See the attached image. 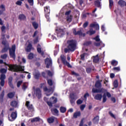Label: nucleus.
<instances>
[{"mask_svg": "<svg viewBox=\"0 0 126 126\" xmlns=\"http://www.w3.org/2000/svg\"><path fill=\"white\" fill-rule=\"evenodd\" d=\"M76 40L74 39L68 40L67 41V47L64 49V53H73L76 50Z\"/></svg>", "mask_w": 126, "mask_h": 126, "instance_id": "1", "label": "nucleus"}, {"mask_svg": "<svg viewBox=\"0 0 126 126\" xmlns=\"http://www.w3.org/2000/svg\"><path fill=\"white\" fill-rule=\"evenodd\" d=\"M9 50V55L10 58L13 59V60H15L16 58V55L15 54V51L16 50V46L15 45H13L12 46L11 48H9V45H5L4 46L3 48L1 50V53H6L7 51Z\"/></svg>", "mask_w": 126, "mask_h": 126, "instance_id": "2", "label": "nucleus"}, {"mask_svg": "<svg viewBox=\"0 0 126 126\" xmlns=\"http://www.w3.org/2000/svg\"><path fill=\"white\" fill-rule=\"evenodd\" d=\"M3 63L5 65H7V66H8V70H10V71H13L14 72L24 71V66H22L21 65H17L16 64H9L4 62H3Z\"/></svg>", "mask_w": 126, "mask_h": 126, "instance_id": "3", "label": "nucleus"}, {"mask_svg": "<svg viewBox=\"0 0 126 126\" xmlns=\"http://www.w3.org/2000/svg\"><path fill=\"white\" fill-rule=\"evenodd\" d=\"M32 90L34 91L35 96L38 99H41L42 97V92L39 88H35V87H32Z\"/></svg>", "mask_w": 126, "mask_h": 126, "instance_id": "4", "label": "nucleus"}, {"mask_svg": "<svg viewBox=\"0 0 126 126\" xmlns=\"http://www.w3.org/2000/svg\"><path fill=\"white\" fill-rule=\"evenodd\" d=\"M16 118H17V112L15 111L11 113L10 116H8V120L10 122H13L16 120Z\"/></svg>", "mask_w": 126, "mask_h": 126, "instance_id": "5", "label": "nucleus"}, {"mask_svg": "<svg viewBox=\"0 0 126 126\" xmlns=\"http://www.w3.org/2000/svg\"><path fill=\"white\" fill-rule=\"evenodd\" d=\"M47 122L49 124H53V123H55V122L56 125H58V124H59V121H58V118L54 116L48 118L47 119Z\"/></svg>", "mask_w": 126, "mask_h": 126, "instance_id": "6", "label": "nucleus"}, {"mask_svg": "<svg viewBox=\"0 0 126 126\" xmlns=\"http://www.w3.org/2000/svg\"><path fill=\"white\" fill-rule=\"evenodd\" d=\"M92 93H106L107 90L102 88L98 89L93 88L92 91Z\"/></svg>", "mask_w": 126, "mask_h": 126, "instance_id": "7", "label": "nucleus"}, {"mask_svg": "<svg viewBox=\"0 0 126 126\" xmlns=\"http://www.w3.org/2000/svg\"><path fill=\"white\" fill-rule=\"evenodd\" d=\"M45 63L46 64V68H50V66L52 65V59L47 58L44 60Z\"/></svg>", "mask_w": 126, "mask_h": 126, "instance_id": "8", "label": "nucleus"}, {"mask_svg": "<svg viewBox=\"0 0 126 126\" xmlns=\"http://www.w3.org/2000/svg\"><path fill=\"white\" fill-rule=\"evenodd\" d=\"M25 105L29 111H34V107H33V105L30 104V101H27Z\"/></svg>", "mask_w": 126, "mask_h": 126, "instance_id": "9", "label": "nucleus"}, {"mask_svg": "<svg viewBox=\"0 0 126 126\" xmlns=\"http://www.w3.org/2000/svg\"><path fill=\"white\" fill-rule=\"evenodd\" d=\"M72 30H73V33L75 36H76V35H79V36H82V35H83V33L82 32V31H81V30L77 32H76V29H73Z\"/></svg>", "mask_w": 126, "mask_h": 126, "instance_id": "10", "label": "nucleus"}, {"mask_svg": "<svg viewBox=\"0 0 126 126\" xmlns=\"http://www.w3.org/2000/svg\"><path fill=\"white\" fill-rule=\"evenodd\" d=\"M102 80H98L95 82L94 87L95 88H97V89H100L101 87H102Z\"/></svg>", "mask_w": 126, "mask_h": 126, "instance_id": "11", "label": "nucleus"}, {"mask_svg": "<svg viewBox=\"0 0 126 126\" xmlns=\"http://www.w3.org/2000/svg\"><path fill=\"white\" fill-rule=\"evenodd\" d=\"M64 35V31L63 29H59L58 32H57V36L58 37H60V38L63 37Z\"/></svg>", "mask_w": 126, "mask_h": 126, "instance_id": "12", "label": "nucleus"}, {"mask_svg": "<svg viewBox=\"0 0 126 126\" xmlns=\"http://www.w3.org/2000/svg\"><path fill=\"white\" fill-rule=\"evenodd\" d=\"M51 112L54 116H59V110H58V109L55 108H52L51 109Z\"/></svg>", "mask_w": 126, "mask_h": 126, "instance_id": "13", "label": "nucleus"}, {"mask_svg": "<svg viewBox=\"0 0 126 126\" xmlns=\"http://www.w3.org/2000/svg\"><path fill=\"white\" fill-rule=\"evenodd\" d=\"M99 121H100V119H99V116L98 115L96 116L93 119V123L94 125H98V124H99Z\"/></svg>", "mask_w": 126, "mask_h": 126, "instance_id": "14", "label": "nucleus"}, {"mask_svg": "<svg viewBox=\"0 0 126 126\" xmlns=\"http://www.w3.org/2000/svg\"><path fill=\"white\" fill-rule=\"evenodd\" d=\"M91 28H95V30H99V25L98 24L92 23L90 25Z\"/></svg>", "mask_w": 126, "mask_h": 126, "instance_id": "15", "label": "nucleus"}, {"mask_svg": "<svg viewBox=\"0 0 126 126\" xmlns=\"http://www.w3.org/2000/svg\"><path fill=\"white\" fill-rule=\"evenodd\" d=\"M102 97L103 95L102 94H97L94 96V99L95 100H99V101H101V100H102Z\"/></svg>", "mask_w": 126, "mask_h": 126, "instance_id": "16", "label": "nucleus"}, {"mask_svg": "<svg viewBox=\"0 0 126 126\" xmlns=\"http://www.w3.org/2000/svg\"><path fill=\"white\" fill-rule=\"evenodd\" d=\"M126 3V1L124 0H119L118 2V4L121 7H124V6H125Z\"/></svg>", "mask_w": 126, "mask_h": 126, "instance_id": "17", "label": "nucleus"}, {"mask_svg": "<svg viewBox=\"0 0 126 126\" xmlns=\"http://www.w3.org/2000/svg\"><path fill=\"white\" fill-rule=\"evenodd\" d=\"M7 96L9 98V99H12L14 96H15V92H10L9 93L7 94Z\"/></svg>", "mask_w": 126, "mask_h": 126, "instance_id": "18", "label": "nucleus"}, {"mask_svg": "<svg viewBox=\"0 0 126 126\" xmlns=\"http://www.w3.org/2000/svg\"><path fill=\"white\" fill-rule=\"evenodd\" d=\"M32 45L31 43H29L28 46L27 47V49H26V52L29 53L31 52V50H32Z\"/></svg>", "mask_w": 126, "mask_h": 126, "instance_id": "19", "label": "nucleus"}, {"mask_svg": "<svg viewBox=\"0 0 126 126\" xmlns=\"http://www.w3.org/2000/svg\"><path fill=\"white\" fill-rule=\"evenodd\" d=\"M99 61L98 55H96L94 57L93 62L94 63H99Z\"/></svg>", "mask_w": 126, "mask_h": 126, "instance_id": "20", "label": "nucleus"}, {"mask_svg": "<svg viewBox=\"0 0 126 126\" xmlns=\"http://www.w3.org/2000/svg\"><path fill=\"white\" fill-rule=\"evenodd\" d=\"M60 58L61 62L63 63V64H65V63L67 62L66 59L65 58V56H64V55H62L61 56Z\"/></svg>", "mask_w": 126, "mask_h": 126, "instance_id": "21", "label": "nucleus"}, {"mask_svg": "<svg viewBox=\"0 0 126 126\" xmlns=\"http://www.w3.org/2000/svg\"><path fill=\"white\" fill-rule=\"evenodd\" d=\"M96 33L95 31H94L93 29H90V30L87 32V34H89L90 36L92 35H94Z\"/></svg>", "mask_w": 126, "mask_h": 126, "instance_id": "22", "label": "nucleus"}, {"mask_svg": "<svg viewBox=\"0 0 126 126\" xmlns=\"http://www.w3.org/2000/svg\"><path fill=\"white\" fill-rule=\"evenodd\" d=\"M18 19L21 21L26 20V16L23 14H20Z\"/></svg>", "mask_w": 126, "mask_h": 126, "instance_id": "23", "label": "nucleus"}, {"mask_svg": "<svg viewBox=\"0 0 126 126\" xmlns=\"http://www.w3.org/2000/svg\"><path fill=\"white\" fill-rule=\"evenodd\" d=\"M81 116V113L80 111L76 112L73 114V117L74 119H77V117H80Z\"/></svg>", "mask_w": 126, "mask_h": 126, "instance_id": "24", "label": "nucleus"}, {"mask_svg": "<svg viewBox=\"0 0 126 126\" xmlns=\"http://www.w3.org/2000/svg\"><path fill=\"white\" fill-rule=\"evenodd\" d=\"M33 76L35 79L38 80V79H39V78H40V77L41 76V73H40V72H36L33 75Z\"/></svg>", "mask_w": 126, "mask_h": 126, "instance_id": "25", "label": "nucleus"}, {"mask_svg": "<svg viewBox=\"0 0 126 126\" xmlns=\"http://www.w3.org/2000/svg\"><path fill=\"white\" fill-rule=\"evenodd\" d=\"M4 97V91H2L0 95V102H3V98Z\"/></svg>", "mask_w": 126, "mask_h": 126, "instance_id": "26", "label": "nucleus"}, {"mask_svg": "<svg viewBox=\"0 0 126 126\" xmlns=\"http://www.w3.org/2000/svg\"><path fill=\"white\" fill-rule=\"evenodd\" d=\"M50 100L52 102V104H56V103L58 102V98H57V97H55L54 96H52L51 97Z\"/></svg>", "mask_w": 126, "mask_h": 126, "instance_id": "27", "label": "nucleus"}, {"mask_svg": "<svg viewBox=\"0 0 126 126\" xmlns=\"http://www.w3.org/2000/svg\"><path fill=\"white\" fill-rule=\"evenodd\" d=\"M60 111L61 113H62V114H64V113L66 112V108L63 106H61L60 108Z\"/></svg>", "mask_w": 126, "mask_h": 126, "instance_id": "28", "label": "nucleus"}, {"mask_svg": "<svg viewBox=\"0 0 126 126\" xmlns=\"http://www.w3.org/2000/svg\"><path fill=\"white\" fill-rule=\"evenodd\" d=\"M39 121H40V118L35 117L31 120V123H35V122H39Z\"/></svg>", "mask_w": 126, "mask_h": 126, "instance_id": "29", "label": "nucleus"}, {"mask_svg": "<svg viewBox=\"0 0 126 126\" xmlns=\"http://www.w3.org/2000/svg\"><path fill=\"white\" fill-rule=\"evenodd\" d=\"M10 105L12 107H17V101L15 100L12 101V102H11Z\"/></svg>", "mask_w": 126, "mask_h": 126, "instance_id": "30", "label": "nucleus"}, {"mask_svg": "<svg viewBox=\"0 0 126 126\" xmlns=\"http://www.w3.org/2000/svg\"><path fill=\"white\" fill-rule=\"evenodd\" d=\"M107 101V96L106 95V93H104L102 95V103H106Z\"/></svg>", "mask_w": 126, "mask_h": 126, "instance_id": "31", "label": "nucleus"}, {"mask_svg": "<svg viewBox=\"0 0 126 126\" xmlns=\"http://www.w3.org/2000/svg\"><path fill=\"white\" fill-rule=\"evenodd\" d=\"M44 12L45 13H50V6L44 7Z\"/></svg>", "mask_w": 126, "mask_h": 126, "instance_id": "32", "label": "nucleus"}, {"mask_svg": "<svg viewBox=\"0 0 126 126\" xmlns=\"http://www.w3.org/2000/svg\"><path fill=\"white\" fill-rule=\"evenodd\" d=\"M66 20L67 22H71L72 21V16L70 15V16H67Z\"/></svg>", "mask_w": 126, "mask_h": 126, "instance_id": "33", "label": "nucleus"}, {"mask_svg": "<svg viewBox=\"0 0 126 126\" xmlns=\"http://www.w3.org/2000/svg\"><path fill=\"white\" fill-rule=\"evenodd\" d=\"M28 58L29 60H33L34 59V54L32 53H30L28 56Z\"/></svg>", "mask_w": 126, "mask_h": 126, "instance_id": "34", "label": "nucleus"}, {"mask_svg": "<svg viewBox=\"0 0 126 126\" xmlns=\"http://www.w3.org/2000/svg\"><path fill=\"white\" fill-rule=\"evenodd\" d=\"M32 26L34 28V29H37L38 27H39V25L37 24L35 22H33L32 23Z\"/></svg>", "mask_w": 126, "mask_h": 126, "instance_id": "35", "label": "nucleus"}, {"mask_svg": "<svg viewBox=\"0 0 126 126\" xmlns=\"http://www.w3.org/2000/svg\"><path fill=\"white\" fill-rule=\"evenodd\" d=\"M94 5L95 6H97V7H100L101 6L100 1H98V0H95L94 1Z\"/></svg>", "mask_w": 126, "mask_h": 126, "instance_id": "36", "label": "nucleus"}, {"mask_svg": "<svg viewBox=\"0 0 126 126\" xmlns=\"http://www.w3.org/2000/svg\"><path fill=\"white\" fill-rule=\"evenodd\" d=\"M111 64L113 65V66H116L118 65V62H117L116 60H112L111 61Z\"/></svg>", "mask_w": 126, "mask_h": 126, "instance_id": "37", "label": "nucleus"}, {"mask_svg": "<svg viewBox=\"0 0 126 126\" xmlns=\"http://www.w3.org/2000/svg\"><path fill=\"white\" fill-rule=\"evenodd\" d=\"M47 83L49 86H53V80L52 79H48L47 80Z\"/></svg>", "mask_w": 126, "mask_h": 126, "instance_id": "38", "label": "nucleus"}, {"mask_svg": "<svg viewBox=\"0 0 126 126\" xmlns=\"http://www.w3.org/2000/svg\"><path fill=\"white\" fill-rule=\"evenodd\" d=\"M45 72L47 73L49 76H53V73L50 70H45Z\"/></svg>", "mask_w": 126, "mask_h": 126, "instance_id": "39", "label": "nucleus"}, {"mask_svg": "<svg viewBox=\"0 0 126 126\" xmlns=\"http://www.w3.org/2000/svg\"><path fill=\"white\" fill-rule=\"evenodd\" d=\"M92 44V41H86L84 43V46H90V45H91Z\"/></svg>", "mask_w": 126, "mask_h": 126, "instance_id": "40", "label": "nucleus"}, {"mask_svg": "<svg viewBox=\"0 0 126 126\" xmlns=\"http://www.w3.org/2000/svg\"><path fill=\"white\" fill-rule=\"evenodd\" d=\"M0 58L2 60H6V59L7 58V54H4L3 55H1L0 56Z\"/></svg>", "mask_w": 126, "mask_h": 126, "instance_id": "41", "label": "nucleus"}, {"mask_svg": "<svg viewBox=\"0 0 126 126\" xmlns=\"http://www.w3.org/2000/svg\"><path fill=\"white\" fill-rule=\"evenodd\" d=\"M7 71V69H5V68H1V69H0V73H6Z\"/></svg>", "mask_w": 126, "mask_h": 126, "instance_id": "42", "label": "nucleus"}, {"mask_svg": "<svg viewBox=\"0 0 126 126\" xmlns=\"http://www.w3.org/2000/svg\"><path fill=\"white\" fill-rule=\"evenodd\" d=\"M0 9H1L0 10L2 11L3 13V11H5V6H4V5L3 4L0 5Z\"/></svg>", "mask_w": 126, "mask_h": 126, "instance_id": "43", "label": "nucleus"}, {"mask_svg": "<svg viewBox=\"0 0 126 126\" xmlns=\"http://www.w3.org/2000/svg\"><path fill=\"white\" fill-rule=\"evenodd\" d=\"M114 86L115 88H118V86H119V84L118 83V80H115L114 82Z\"/></svg>", "mask_w": 126, "mask_h": 126, "instance_id": "44", "label": "nucleus"}, {"mask_svg": "<svg viewBox=\"0 0 126 126\" xmlns=\"http://www.w3.org/2000/svg\"><path fill=\"white\" fill-rule=\"evenodd\" d=\"M93 40H95L96 42H100V39L99 37V35H96L95 37L93 38Z\"/></svg>", "mask_w": 126, "mask_h": 126, "instance_id": "45", "label": "nucleus"}, {"mask_svg": "<svg viewBox=\"0 0 126 126\" xmlns=\"http://www.w3.org/2000/svg\"><path fill=\"white\" fill-rule=\"evenodd\" d=\"M109 7L112 8V6L114 5V1L113 0H109Z\"/></svg>", "mask_w": 126, "mask_h": 126, "instance_id": "46", "label": "nucleus"}, {"mask_svg": "<svg viewBox=\"0 0 126 126\" xmlns=\"http://www.w3.org/2000/svg\"><path fill=\"white\" fill-rule=\"evenodd\" d=\"M43 90L45 92H48V93H50V92H51V91H52V90H49V89H48V88L47 87H45L43 88Z\"/></svg>", "mask_w": 126, "mask_h": 126, "instance_id": "47", "label": "nucleus"}, {"mask_svg": "<svg viewBox=\"0 0 126 126\" xmlns=\"http://www.w3.org/2000/svg\"><path fill=\"white\" fill-rule=\"evenodd\" d=\"M5 78H6L5 75L4 74H2L0 75V80L4 81V79H5Z\"/></svg>", "mask_w": 126, "mask_h": 126, "instance_id": "48", "label": "nucleus"}, {"mask_svg": "<svg viewBox=\"0 0 126 126\" xmlns=\"http://www.w3.org/2000/svg\"><path fill=\"white\" fill-rule=\"evenodd\" d=\"M28 87L27 85H26V83H24L22 86V89L24 90V91H25L26 89H27Z\"/></svg>", "mask_w": 126, "mask_h": 126, "instance_id": "49", "label": "nucleus"}, {"mask_svg": "<svg viewBox=\"0 0 126 126\" xmlns=\"http://www.w3.org/2000/svg\"><path fill=\"white\" fill-rule=\"evenodd\" d=\"M101 43H102V41H100L99 42H94V45L95 46V47H100Z\"/></svg>", "mask_w": 126, "mask_h": 126, "instance_id": "50", "label": "nucleus"}, {"mask_svg": "<svg viewBox=\"0 0 126 126\" xmlns=\"http://www.w3.org/2000/svg\"><path fill=\"white\" fill-rule=\"evenodd\" d=\"M113 70H114L115 71H117L119 72L121 70V68H120V67H114L113 68Z\"/></svg>", "mask_w": 126, "mask_h": 126, "instance_id": "51", "label": "nucleus"}, {"mask_svg": "<svg viewBox=\"0 0 126 126\" xmlns=\"http://www.w3.org/2000/svg\"><path fill=\"white\" fill-rule=\"evenodd\" d=\"M76 103L77 105H80L83 103V100H82L80 99H78L76 101Z\"/></svg>", "mask_w": 126, "mask_h": 126, "instance_id": "52", "label": "nucleus"}, {"mask_svg": "<svg viewBox=\"0 0 126 126\" xmlns=\"http://www.w3.org/2000/svg\"><path fill=\"white\" fill-rule=\"evenodd\" d=\"M85 55H86V53H83L80 55L81 60H82V61H84L85 58Z\"/></svg>", "mask_w": 126, "mask_h": 126, "instance_id": "53", "label": "nucleus"}, {"mask_svg": "<svg viewBox=\"0 0 126 126\" xmlns=\"http://www.w3.org/2000/svg\"><path fill=\"white\" fill-rule=\"evenodd\" d=\"M1 30L2 31V33H5V26H2L1 27Z\"/></svg>", "mask_w": 126, "mask_h": 126, "instance_id": "54", "label": "nucleus"}, {"mask_svg": "<svg viewBox=\"0 0 126 126\" xmlns=\"http://www.w3.org/2000/svg\"><path fill=\"white\" fill-rule=\"evenodd\" d=\"M29 3H30V5H33L34 4V0H28Z\"/></svg>", "mask_w": 126, "mask_h": 126, "instance_id": "55", "label": "nucleus"}, {"mask_svg": "<svg viewBox=\"0 0 126 126\" xmlns=\"http://www.w3.org/2000/svg\"><path fill=\"white\" fill-rule=\"evenodd\" d=\"M41 75L43 77V78H47V77L46 76V72H42Z\"/></svg>", "mask_w": 126, "mask_h": 126, "instance_id": "56", "label": "nucleus"}, {"mask_svg": "<svg viewBox=\"0 0 126 126\" xmlns=\"http://www.w3.org/2000/svg\"><path fill=\"white\" fill-rule=\"evenodd\" d=\"M22 81H19L17 82V87L19 88V87H20V85H21V84H22Z\"/></svg>", "mask_w": 126, "mask_h": 126, "instance_id": "57", "label": "nucleus"}, {"mask_svg": "<svg viewBox=\"0 0 126 126\" xmlns=\"http://www.w3.org/2000/svg\"><path fill=\"white\" fill-rule=\"evenodd\" d=\"M70 99H75V96L74 94H70Z\"/></svg>", "mask_w": 126, "mask_h": 126, "instance_id": "58", "label": "nucleus"}, {"mask_svg": "<svg viewBox=\"0 0 126 126\" xmlns=\"http://www.w3.org/2000/svg\"><path fill=\"white\" fill-rule=\"evenodd\" d=\"M92 71V69L90 67L86 68V72L87 73H90Z\"/></svg>", "mask_w": 126, "mask_h": 126, "instance_id": "59", "label": "nucleus"}, {"mask_svg": "<svg viewBox=\"0 0 126 126\" xmlns=\"http://www.w3.org/2000/svg\"><path fill=\"white\" fill-rule=\"evenodd\" d=\"M72 75H75V76H79V74L75 73L74 71L71 72Z\"/></svg>", "mask_w": 126, "mask_h": 126, "instance_id": "60", "label": "nucleus"}, {"mask_svg": "<svg viewBox=\"0 0 126 126\" xmlns=\"http://www.w3.org/2000/svg\"><path fill=\"white\" fill-rule=\"evenodd\" d=\"M87 26H88V22H85L83 25V27L84 28H86V27H87Z\"/></svg>", "mask_w": 126, "mask_h": 126, "instance_id": "61", "label": "nucleus"}, {"mask_svg": "<svg viewBox=\"0 0 126 126\" xmlns=\"http://www.w3.org/2000/svg\"><path fill=\"white\" fill-rule=\"evenodd\" d=\"M64 65H67V66H68V67H70L71 68L72 66L70 65V64L69 63L67 62V61L65 63V64H64Z\"/></svg>", "mask_w": 126, "mask_h": 126, "instance_id": "62", "label": "nucleus"}, {"mask_svg": "<svg viewBox=\"0 0 126 126\" xmlns=\"http://www.w3.org/2000/svg\"><path fill=\"white\" fill-rule=\"evenodd\" d=\"M70 102L71 105H74L75 104V99H70Z\"/></svg>", "mask_w": 126, "mask_h": 126, "instance_id": "63", "label": "nucleus"}, {"mask_svg": "<svg viewBox=\"0 0 126 126\" xmlns=\"http://www.w3.org/2000/svg\"><path fill=\"white\" fill-rule=\"evenodd\" d=\"M16 4H17V5H21V4H22V2L21 1L18 0L16 2Z\"/></svg>", "mask_w": 126, "mask_h": 126, "instance_id": "64", "label": "nucleus"}]
</instances>
